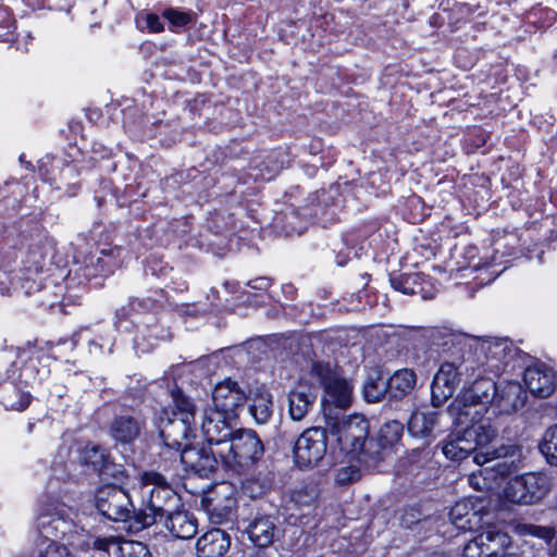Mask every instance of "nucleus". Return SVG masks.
<instances>
[{
  "instance_id": "37998d69",
  "label": "nucleus",
  "mask_w": 557,
  "mask_h": 557,
  "mask_svg": "<svg viewBox=\"0 0 557 557\" xmlns=\"http://www.w3.org/2000/svg\"><path fill=\"white\" fill-rule=\"evenodd\" d=\"M533 534L549 543L555 536V529L550 527H533Z\"/></svg>"
},
{
  "instance_id": "423d86ee",
  "label": "nucleus",
  "mask_w": 557,
  "mask_h": 557,
  "mask_svg": "<svg viewBox=\"0 0 557 557\" xmlns=\"http://www.w3.org/2000/svg\"><path fill=\"white\" fill-rule=\"evenodd\" d=\"M159 430L164 445L178 453L195 437V405L183 395L174 396V407L163 412Z\"/></svg>"
},
{
  "instance_id": "c756f323",
  "label": "nucleus",
  "mask_w": 557,
  "mask_h": 557,
  "mask_svg": "<svg viewBox=\"0 0 557 557\" xmlns=\"http://www.w3.org/2000/svg\"><path fill=\"white\" fill-rule=\"evenodd\" d=\"M521 476L532 505L541 502L553 486L552 478L545 473H527Z\"/></svg>"
},
{
  "instance_id": "4468645a",
  "label": "nucleus",
  "mask_w": 557,
  "mask_h": 557,
  "mask_svg": "<svg viewBox=\"0 0 557 557\" xmlns=\"http://www.w3.org/2000/svg\"><path fill=\"white\" fill-rule=\"evenodd\" d=\"M247 400L245 392L238 383L230 379L218 383L212 392V408H215L226 417L237 418L238 411L244 407Z\"/></svg>"
},
{
  "instance_id": "72a5a7b5",
  "label": "nucleus",
  "mask_w": 557,
  "mask_h": 557,
  "mask_svg": "<svg viewBox=\"0 0 557 557\" xmlns=\"http://www.w3.org/2000/svg\"><path fill=\"white\" fill-rule=\"evenodd\" d=\"M404 426L396 420L384 423L379 432V442L382 447L396 444L403 436Z\"/></svg>"
},
{
  "instance_id": "20e7f679",
  "label": "nucleus",
  "mask_w": 557,
  "mask_h": 557,
  "mask_svg": "<svg viewBox=\"0 0 557 557\" xmlns=\"http://www.w3.org/2000/svg\"><path fill=\"white\" fill-rule=\"evenodd\" d=\"M73 509L60 502L45 504L37 518V528L46 541L38 544L36 557H72L67 547L55 540L72 529Z\"/></svg>"
},
{
  "instance_id": "f03ea898",
  "label": "nucleus",
  "mask_w": 557,
  "mask_h": 557,
  "mask_svg": "<svg viewBox=\"0 0 557 557\" xmlns=\"http://www.w3.org/2000/svg\"><path fill=\"white\" fill-rule=\"evenodd\" d=\"M462 431L450 435L443 444V454L451 460H462L469 454L475 451L473 462L479 466L493 462L495 459L513 456L516 448L513 446H502L493 451H476L479 447L490 444L497 435V431L492 424L481 423L459 425Z\"/></svg>"
},
{
  "instance_id": "dca6fc26",
  "label": "nucleus",
  "mask_w": 557,
  "mask_h": 557,
  "mask_svg": "<svg viewBox=\"0 0 557 557\" xmlns=\"http://www.w3.org/2000/svg\"><path fill=\"white\" fill-rule=\"evenodd\" d=\"M92 547L109 555L113 554L115 557H151L144 543L112 535L94 539Z\"/></svg>"
},
{
  "instance_id": "ea45409f",
  "label": "nucleus",
  "mask_w": 557,
  "mask_h": 557,
  "mask_svg": "<svg viewBox=\"0 0 557 557\" xmlns=\"http://www.w3.org/2000/svg\"><path fill=\"white\" fill-rule=\"evenodd\" d=\"M163 16L176 27H182L191 22V15L187 12L178 11L176 9H166Z\"/></svg>"
},
{
  "instance_id": "c85d7f7f",
  "label": "nucleus",
  "mask_w": 557,
  "mask_h": 557,
  "mask_svg": "<svg viewBox=\"0 0 557 557\" xmlns=\"http://www.w3.org/2000/svg\"><path fill=\"white\" fill-rule=\"evenodd\" d=\"M449 520L458 530L472 531L479 524L480 518L469 500H460L451 507Z\"/></svg>"
},
{
  "instance_id": "e433bc0d",
  "label": "nucleus",
  "mask_w": 557,
  "mask_h": 557,
  "mask_svg": "<svg viewBox=\"0 0 557 557\" xmlns=\"http://www.w3.org/2000/svg\"><path fill=\"white\" fill-rule=\"evenodd\" d=\"M461 557H488L485 554L481 534H478L465 545Z\"/></svg>"
},
{
  "instance_id": "4c0bfd02",
  "label": "nucleus",
  "mask_w": 557,
  "mask_h": 557,
  "mask_svg": "<svg viewBox=\"0 0 557 557\" xmlns=\"http://www.w3.org/2000/svg\"><path fill=\"white\" fill-rule=\"evenodd\" d=\"M360 474V469L357 466L342 467L336 472L335 481L341 485H346L357 481Z\"/></svg>"
},
{
  "instance_id": "7ed1b4c3",
  "label": "nucleus",
  "mask_w": 557,
  "mask_h": 557,
  "mask_svg": "<svg viewBox=\"0 0 557 557\" xmlns=\"http://www.w3.org/2000/svg\"><path fill=\"white\" fill-rule=\"evenodd\" d=\"M495 396L496 383L490 377L481 376L465 386L448 407L454 424H491Z\"/></svg>"
},
{
  "instance_id": "6e6552de",
  "label": "nucleus",
  "mask_w": 557,
  "mask_h": 557,
  "mask_svg": "<svg viewBox=\"0 0 557 557\" xmlns=\"http://www.w3.org/2000/svg\"><path fill=\"white\" fill-rule=\"evenodd\" d=\"M331 433L336 436L343 453L355 456L363 449L369 435V421L362 414H350L336 421L331 426Z\"/></svg>"
},
{
  "instance_id": "aec40b11",
  "label": "nucleus",
  "mask_w": 557,
  "mask_h": 557,
  "mask_svg": "<svg viewBox=\"0 0 557 557\" xmlns=\"http://www.w3.org/2000/svg\"><path fill=\"white\" fill-rule=\"evenodd\" d=\"M230 547V534L222 529L213 528L196 541V557H222Z\"/></svg>"
},
{
  "instance_id": "7c9ffc66",
  "label": "nucleus",
  "mask_w": 557,
  "mask_h": 557,
  "mask_svg": "<svg viewBox=\"0 0 557 557\" xmlns=\"http://www.w3.org/2000/svg\"><path fill=\"white\" fill-rule=\"evenodd\" d=\"M249 412L259 424H264L270 420L273 413V401L272 395L265 388L256 389Z\"/></svg>"
},
{
  "instance_id": "c03bdc74",
  "label": "nucleus",
  "mask_w": 557,
  "mask_h": 557,
  "mask_svg": "<svg viewBox=\"0 0 557 557\" xmlns=\"http://www.w3.org/2000/svg\"><path fill=\"white\" fill-rule=\"evenodd\" d=\"M8 278V275L4 273H0V293L2 295H9L11 292V286L5 285V280Z\"/></svg>"
},
{
  "instance_id": "2f4dec72",
  "label": "nucleus",
  "mask_w": 557,
  "mask_h": 557,
  "mask_svg": "<svg viewBox=\"0 0 557 557\" xmlns=\"http://www.w3.org/2000/svg\"><path fill=\"white\" fill-rule=\"evenodd\" d=\"M480 534L488 557H497L500 550L508 548L511 544L510 536L500 530L490 529Z\"/></svg>"
},
{
  "instance_id": "0eeeda50",
  "label": "nucleus",
  "mask_w": 557,
  "mask_h": 557,
  "mask_svg": "<svg viewBox=\"0 0 557 557\" xmlns=\"http://www.w3.org/2000/svg\"><path fill=\"white\" fill-rule=\"evenodd\" d=\"M261 440L252 430L234 432L226 443L216 449L222 463L236 472L251 467L263 455Z\"/></svg>"
},
{
  "instance_id": "a18cd8bd",
  "label": "nucleus",
  "mask_w": 557,
  "mask_h": 557,
  "mask_svg": "<svg viewBox=\"0 0 557 557\" xmlns=\"http://www.w3.org/2000/svg\"><path fill=\"white\" fill-rule=\"evenodd\" d=\"M8 20H9L8 9L0 7V25H7Z\"/></svg>"
},
{
  "instance_id": "a19ab883",
  "label": "nucleus",
  "mask_w": 557,
  "mask_h": 557,
  "mask_svg": "<svg viewBox=\"0 0 557 557\" xmlns=\"http://www.w3.org/2000/svg\"><path fill=\"white\" fill-rule=\"evenodd\" d=\"M30 399H32L30 394L25 393V392H17L16 400L7 398L5 406H7V408H9L11 410L23 411L29 406Z\"/></svg>"
},
{
  "instance_id": "a211bd4d",
  "label": "nucleus",
  "mask_w": 557,
  "mask_h": 557,
  "mask_svg": "<svg viewBox=\"0 0 557 557\" xmlns=\"http://www.w3.org/2000/svg\"><path fill=\"white\" fill-rule=\"evenodd\" d=\"M530 393L539 398L549 397L556 387V374L544 364L528 367L523 376Z\"/></svg>"
},
{
  "instance_id": "412c9836",
  "label": "nucleus",
  "mask_w": 557,
  "mask_h": 557,
  "mask_svg": "<svg viewBox=\"0 0 557 557\" xmlns=\"http://www.w3.org/2000/svg\"><path fill=\"white\" fill-rule=\"evenodd\" d=\"M509 350L507 342L497 338L481 339L474 344L478 360L482 364L485 363L492 371L499 369V363L507 358Z\"/></svg>"
},
{
  "instance_id": "4be33fe9",
  "label": "nucleus",
  "mask_w": 557,
  "mask_h": 557,
  "mask_svg": "<svg viewBox=\"0 0 557 557\" xmlns=\"http://www.w3.org/2000/svg\"><path fill=\"white\" fill-rule=\"evenodd\" d=\"M250 541L259 547H268L278 537L280 530L275 518L270 515H258L247 528Z\"/></svg>"
},
{
  "instance_id": "cd10ccee",
  "label": "nucleus",
  "mask_w": 557,
  "mask_h": 557,
  "mask_svg": "<svg viewBox=\"0 0 557 557\" xmlns=\"http://www.w3.org/2000/svg\"><path fill=\"white\" fill-rule=\"evenodd\" d=\"M143 422L131 416L116 417L110 426L111 436L121 443H131L140 434Z\"/></svg>"
},
{
  "instance_id": "39448f33",
  "label": "nucleus",
  "mask_w": 557,
  "mask_h": 557,
  "mask_svg": "<svg viewBox=\"0 0 557 557\" xmlns=\"http://www.w3.org/2000/svg\"><path fill=\"white\" fill-rule=\"evenodd\" d=\"M139 486L143 500L149 510L139 520L141 528L161 521L180 507V496L162 474L154 471L143 472Z\"/></svg>"
},
{
  "instance_id": "58836bf2",
  "label": "nucleus",
  "mask_w": 557,
  "mask_h": 557,
  "mask_svg": "<svg viewBox=\"0 0 557 557\" xmlns=\"http://www.w3.org/2000/svg\"><path fill=\"white\" fill-rule=\"evenodd\" d=\"M414 275L412 274H401L398 276L391 277V284L394 289L399 290L406 295L416 294V289L411 285L413 282Z\"/></svg>"
},
{
  "instance_id": "f3484780",
  "label": "nucleus",
  "mask_w": 557,
  "mask_h": 557,
  "mask_svg": "<svg viewBox=\"0 0 557 557\" xmlns=\"http://www.w3.org/2000/svg\"><path fill=\"white\" fill-rule=\"evenodd\" d=\"M315 388L307 381H299L288 393V412L294 421H301L314 405Z\"/></svg>"
},
{
  "instance_id": "473e14b6",
  "label": "nucleus",
  "mask_w": 557,
  "mask_h": 557,
  "mask_svg": "<svg viewBox=\"0 0 557 557\" xmlns=\"http://www.w3.org/2000/svg\"><path fill=\"white\" fill-rule=\"evenodd\" d=\"M504 495L507 500L518 504V505H532L531 502H529V495L527 493V488L523 484L522 476H516L511 479L505 490Z\"/></svg>"
},
{
  "instance_id": "5701e85b",
  "label": "nucleus",
  "mask_w": 557,
  "mask_h": 557,
  "mask_svg": "<svg viewBox=\"0 0 557 557\" xmlns=\"http://www.w3.org/2000/svg\"><path fill=\"white\" fill-rule=\"evenodd\" d=\"M163 519L165 528L177 539L188 540L197 533V520L187 511L175 509Z\"/></svg>"
},
{
  "instance_id": "bb28decb",
  "label": "nucleus",
  "mask_w": 557,
  "mask_h": 557,
  "mask_svg": "<svg viewBox=\"0 0 557 557\" xmlns=\"http://www.w3.org/2000/svg\"><path fill=\"white\" fill-rule=\"evenodd\" d=\"M232 487L227 484H220L215 487L211 497H207L203 502L207 504V510L211 515H216L219 519L226 517L235 500L231 497Z\"/></svg>"
},
{
  "instance_id": "49530a36",
  "label": "nucleus",
  "mask_w": 557,
  "mask_h": 557,
  "mask_svg": "<svg viewBox=\"0 0 557 557\" xmlns=\"http://www.w3.org/2000/svg\"><path fill=\"white\" fill-rule=\"evenodd\" d=\"M38 263H39V260H36V261H35L36 270L39 268V267H38Z\"/></svg>"
},
{
  "instance_id": "f257e3e1",
  "label": "nucleus",
  "mask_w": 557,
  "mask_h": 557,
  "mask_svg": "<svg viewBox=\"0 0 557 557\" xmlns=\"http://www.w3.org/2000/svg\"><path fill=\"white\" fill-rule=\"evenodd\" d=\"M433 344L444 350L455 348L449 359L445 360L437 370L432 383V405L442 406L453 396L456 387L466 376L474 373V362L466 351L470 352L472 346L466 344V338L449 331H436L433 334Z\"/></svg>"
},
{
  "instance_id": "9d476101",
  "label": "nucleus",
  "mask_w": 557,
  "mask_h": 557,
  "mask_svg": "<svg viewBox=\"0 0 557 557\" xmlns=\"http://www.w3.org/2000/svg\"><path fill=\"white\" fill-rule=\"evenodd\" d=\"M326 448V431L322 428H309L295 443L294 460L299 468H311L323 459Z\"/></svg>"
},
{
  "instance_id": "1a4fd4ad",
  "label": "nucleus",
  "mask_w": 557,
  "mask_h": 557,
  "mask_svg": "<svg viewBox=\"0 0 557 557\" xmlns=\"http://www.w3.org/2000/svg\"><path fill=\"white\" fill-rule=\"evenodd\" d=\"M117 481L100 487L96 495V507L106 518L116 522L127 521L134 513L128 493L117 486Z\"/></svg>"
},
{
  "instance_id": "6ab92c4d",
  "label": "nucleus",
  "mask_w": 557,
  "mask_h": 557,
  "mask_svg": "<svg viewBox=\"0 0 557 557\" xmlns=\"http://www.w3.org/2000/svg\"><path fill=\"white\" fill-rule=\"evenodd\" d=\"M108 453L104 448L97 445H87L79 454L83 465L91 467L99 471L104 478L112 475L117 482H123L125 473L117 466L110 463Z\"/></svg>"
},
{
  "instance_id": "a878e982",
  "label": "nucleus",
  "mask_w": 557,
  "mask_h": 557,
  "mask_svg": "<svg viewBox=\"0 0 557 557\" xmlns=\"http://www.w3.org/2000/svg\"><path fill=\"white\" fill-rule=\"evenodd\" d=\"M438 424V414L435 411H413L407 422L410 435L419 438L432 436Z\"/></svg>"
},
{
  "instance_id": "2eb2a0df",
  "label": "nucleus",
  "mask_w": 557,
  "mask_h": 557,
  "mask_svg": "<svg viewBox=\"0 0 557 557\" xmlns=\"http://www.w3.org/2000/svg\"><path fill=\"white\" fill-rule=\"evenodd\" d=\"M527 394L518 382L496 384V396L492 406V417L511 414L524 406Z\"/></svg>"
},
{
  "instance_id": "393cba45",
  "label": "nucleus",
  "mask_w": 557,
  "mask_h": 557,
  "mask_svg": "<svg viewBox=\"0 0 557 557\" xmlns=\"http://www.w3.org/2000/svg\"><path fill=\"white\" fill-rule=\"evenodd\" d=\"M387 394L395 399H401L410 394L417 383V375L411 369H400L391 375L387 380Z\"/></svg>"
},
{
  "instance_id": "f8f14e48",
  "label": "nucleus",
  "mask_w": 557,
  "mask_h": 557,
  "mask_svg": "<svg viewBox=\"0 0 557 557\" xmlns=\"http://www.w3.org/2000/svg\"><path fill=\"white\" fill-rule=\"evenodd\" d=\"M180 453V460L189 470L200 476H208L218 466L219 455L214 445L194 446L186 443Z\"/></svg>"
},
{
  "instance_id": "9b49d317",
  "label": "nucleus",
  "mask_w": 557,
  "mask_h": 557,
  "mask_svg": "<svg viewBox=\"0 0 557 557\" xmlns=\"http://www.w3.org/2000/svg\"><path fill=\"white\" fill-rule=\"evenodd\" d=\"M311 374L323 385L326 401L342 409L350 405L352 387L334 372L330 363L314 362Z\"/></svg>"
},
{
  "instance_id": "b1692460",
  "label": "nucleus",
  "mask_w": 557,
  "mask_h": 557,
  "mask_svg": "<svg viewBox=\"0 0 557 557\" xmlns=\"http://www.w3.org/2000/svg\"><path fill=\"white\" fill-rule=\"evenodd\" d=\"M495 459L496 461L491 468L481 469L478 473L473 472L469 475V484L476 491L488 490L492 486V481L496 480L498 475L503 476L510 472V463L506 460Z\"/></svg>"
},
{
  "instance_id": "c9c22d12",
  "label": "nucleus",
  "mask_w": 557,
  "mask_h": 557,
  "mask_svg": "<svg viewBox=\"0 0 557 557\" xmlns=\"http://www.w3.org/2000/svg\"><path fill=\"white\" fill-rule=\"evenodd\" d=\"M363 391L366 399L370 403H375L387 393V386L385 381L379 380L374 382L370 380L364 384Z\"/></svg>"
},
{
  "instance_id": "79ce46f5",
  "label": "nucleus",
  "mask_w": 557,
  "mask_h": 557,
  "mask_svg": "<svg viewBox=\"0 0 557 557\" xmlns=\"http://www.w3.org/2000/svg\"><path fill=\"white\" fill-rule=\"evenodd\" d=\"M146 27L151 33H160L163 30V24L157 14L149 13L145 17Z\"/></svg>"
},
{
  "instance_id": "f704fd0d",
  "label": "nucleus",
  "mask_w": 557,
  "mask_h": 557,
  "mask_svg": "<svg viewBox=\"0 0 557 557\" xmlns=\"http://www.w3.org/2000/svg\"><path fill=\"white\" fill-rule=\"evenodd\" d=\"M540 449L548 463L557 466V426L546 430L540 444Z\"/></svg>"
},
{
  "instance_id": "ddd939ff",
  "label": "nucleus",
  "mask_w": 557,
  "mask_h": 557,
  "mask_svg": "<svg viewBox=\"0 0 557 557\" xmlns=\"http://www.w3.org/2000/svg\"><path fill=\"white\" fill-rule=\"evenodd\" d=\"M235 419L234 417H226L224 412L212 407L205 409L200 429L208 444L214 445L216 449L223 446L234 433L232 421Z\"/></svg>"
}]
</instances>
